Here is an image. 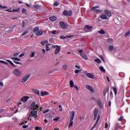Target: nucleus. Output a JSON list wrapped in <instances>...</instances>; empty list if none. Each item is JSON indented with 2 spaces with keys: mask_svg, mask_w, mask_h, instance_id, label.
<instances>
[{
  "mask_svg": "<svg viewBox=\"0 0 130 130\" xmlns=\"http://www.w3.org/2000/svg\"><path fill=\"white\" fill-rule=\"evenodd\" d=\"M70 122L69 123V127H72L73 126V124H74V122L73 120L75 119V111H73L71 113V116L70 117Z\"/></svg>",
  "mask_w": 130,
  "mask_h": 130,
  "instance_id": "nucleus-1",
  "label": "nucleus"
},
{
  "mask_svg": "<svg viewBox=\"0 0 130 130\" xmlns=\"http://www.w3.org/2000/svg\"><path fill=\"white\" fill-rule=\"evenodd\" d=\"M99 6H95L93 7L92 8H91L90 10L92 11H94V13H95L96 14H99V13H102V10H99V9H99Z\"/></svg>",
  "mask_w": 130,
  "mask_h": 130,
  "instance_id": "nucleus-2",
  "label": "nucleus"
},
{
  "mask_svg": "<svg viewBox=\"0 0 130 130\" xmlns=\"http://www.w3.org/2000/svg\"><path fill=\"white\" fill-rule=\"evenodd\" d=\"M39 108V106L36 105V103L35 102H33L30 106V109L31 110H38Z\"/></svg>",
  "mask_w": 130,
  "mask_h": 130,
  "instance_id": "nucleus-3",
  "label": "nucleus"
},
{
  "mask_svg": "<svg viewBox=\"0 0 130 130\" xmlns=\"http://www.w3.org/2000/svg\"><path fill=\"white\" fill-rule=\"evenodd\" d=\"M13 74L15 75L17 77H21V75H22V72L19 69H15L13 72Z\"/></svg>",
  "mask_w": 130,
  "mask_h": 130,
  "instance_id": "nucleus-4",
  "label": "nucleus"
},
{
  "mask_svg": "<svg viewBox=\"0 0 130 130\" xmlns=\"http://www.w3.org/2000/svg\"><path fill=\"white\" fill-rule=\"evenodd\" d=\"M63 16H67L68 17H71V16L73 15V12H72V10H70V11L64 10L63 12Z\"/></svg>",
  "mask_w": 130,
  "mask_h": 130,
  "instance_id": "nucleus-5",
  "label": "nucleus"
},
{
  "mask_svg": "<svg viewBox=\"0 0 130 130\" xmlns=\"http://www.w3.org/2000/svg\"><path fill=\"white\" fill-rule=\"evenodd\" d=\"M53 48H55L54 54H57L60 51V46L57 45L53 46Z\"/></svg>",
  "mask_w": 130,
  "mask_h": 130,
  "instance_id": "nucleus-6",
  "label": "nucleus"
},
{
  "mask_svg": "<svg viewBox=\"0 0 130 130\" xmlns=\"http://www.w3.org/2000/svg\"><path fill=\"white\" fill-rule=\"evenodd\" d=\"M93 29V26H89V25H85L84 30L85 32H90V30H92Z\"/></svg>",
  "mask_w": 130,
  "mask_h": 130,
  "instance_id": "nucleus-7",
  "label": "nucleus"
},
{
  "mask_svg": "<svg viewBox=\"0 0 130 130\" xmlns=\"http://www.w3.org/2000/svg\"><path fill=\"white\" fill-rule=\"evenodd\" d=\"M29 77H31V75H30V74H28V75H26L25 76L23 77V78L21 79V82L25 83V82H27V81H28V79H29Z\"/></svg>",
  "mask_w": 130,
  "mask_h": 130,
  "instance_id": "nucleus-8",
  "label": "nucleus"
},
{
  "mask_svg": "<svg viewBox=\"0 0 130 130\" xmlns=\"http://www.w3.org/2000/svg\"><path fill=\"white\" fill-rule=\"evenodd\" d=\"M99 107L101 108V109H103V104H102V101L101 100H95Z\"/></svg>",
  "mask_w": 130,
  "mask_h": 130,
  "instance_id": "nucleus-9",
  "label": "nucleus"
},
{
  "mask_svg": "<svg viewBox=\"0 0 130 130\" xmlns=\"http://www.w3.org/2000/svg\"><path fill=\"white\" fill-rule=\"evenodd\" d=\"M99 112V110L98 109H95L94 110V120H96L97 119V117L100 116L99 114H98Z\"/></svg>",
  "mask_w": 130,
  "mask_h": 130,
  "instance_id": "nucleus-10",
  "label": "nucleus"
},
{
  "mask_svg": "<svg viewBox=\"0 0 130 130\" xmlns=\"http://www.w3.org/2000/svg\"><path fill=\"white\" fill-rule=\"evenodd\" d=\"M60 25L61 28H62V29H67V28H68V25H67V24L64 23L63 21H61L60 22Z\"/></svg>",
  "mask_w": 130,
  "mask_h": 130,
  "instance_id": "nucleus-11",
  "label": "nucleus"
},
{
  "mask_svg": "<svg viewBox=\"0 0 130 130\" xmlns=\"http://www.w3.org/2000/svg\"><path fill=\"white\" fill-rule=\"evenodd\" d=\"M29 99V96H24L21 99V101L22 102H23V103H25V102H27Z\"/></svg>",
  "mask_w": 130,
  "mask_h": 130,
  "instance_id": "nucleus-12",
  "label": "nucleus"
},
{
  "mask_svg": "<svg viewBox=\"0 0 130 130\" xmlns=\"http://www.w3.org/2000/svg\"><path fill=\"white\" fill-rule=\"evenodd\" d=\"M85 88H86V89L89 90V91H90V92H94V89L92 87V86L89 85H85Z\"/></svg>",
  "mask_w": 130,
  "mask_h": 130,
  "instance_id": "nucleus-13",
  "label": "nucleus"
},
{
  "mask_svg": "<svg viewBox=\"0 0 130 130\" xmlns=\"http://www.w3.org/2000/svg\"><path fill=\"white\" fill-rule=\"evenodd\" d=\"M80 55L81 56V57H82L83 59H85V60H88V57L85 53L80 54Z\"/></svg>",
  "mask_w": 130,
  "mask_h": 130,
  "instance_id": "nucleus-14",
  "label": "nucleus"
},
{
  "mask_svg": "<svg viewBox=\"0 0 130 130\" xmlns=\"http://www.w3.org/2000/svg\"><path fill=\"white\" fill-rule=\"evenodd\" d=\"M36 115H37V111H35V110H34V111H32L30 113V115H29V116H36Z\"/></svg>",
  "mask_w": 130,
  "mask_h": 130,
  "instance_id": "nucleus-15",
  "label": "nucleus"
},
{
  "mask_svg": "<svg viewBox=\"0 0 130 130\" xmlns=\"http://www.w3.org/2000/svg\"><path fill=\"white\" fill-rule=\"evenodd\" d=\"M86 77L89 79H94V75L91 73H88L86 74Z\"/></svg>",
  "mask_w": 130,
  "mask_h": 130,
  "instance_id": "nucleus-16",
  "label": "nucleus"
},
{
  "mask_svg": "<svg viewBox=\"0 0 130 130\" xmlns=\"http://www.w3.org/2000/svg\"><path fill=\"white\" fill-rule=\"evenodd\" d=\"M29 23V20L27 19H24L22 21V27H25L27 24Z\"/></svg>",
  "mask_w": 130,
  "mask_h": 130,
  "instance_id": "nucleus-17",
  "label": "nucleus"
},
{
  "mask_svg": "<svg viewBox=\"0 0 130 130\" xmlns=\"http://www.w3.org/2000/svg\"><path fill=\"white\" fill-rule=\"evenodd\" d=\"M49 19V20L51 21L52 22H54V21H56V20H57V18H56V17H55V16L50 17Z\"/></svg>",
  "mask_w": 130,
  "mask_h": 130,
  "instance_id": "nucleus-18",
  "label": "nucleus"
},
{
  "mask_svg": "<svg viewBox=\"0 0 130 130\" xmlns=\"http://www.w3.org/2000/svg\"><path fill=\"white\" fill-rule=\"evenodd\" d=\"M100 18L102 19V20H107L108 19V17H107L106 14H102Z\"/></svg>",
  "mask_w": 130,
  "mask_h": 130,
  "instance_id": "nucleus-19",
  "label": "nucleus"
},
{
  "mask_svg": "<svg viewBox=\"0 0 130 130\" xmlns=\"http://www.w3.org/2000/svg\"><path fill=\"white\" fill-rule=\"evenodd\" d=\"M31 91H32L34 93H35V94H37V95H39L40 94V91H39V90L38 89L32 88Z\"/></svg>",
  "mask_w": 130,
  "mask_h": 130,
  "instance_id": "nucleus-20",
  "label": "nucleus"
},
{
  "mask_svg": "<svg viewBox=\"0 0 130 130\" xmlns=\"http://www.w3.org/2000/svg\"><path fill=\"white\" fill-rule=\"evenodd\" d=\"M6 61L9 62V63H10L14 68H17V66H16L15 64H14V63H13V62H12V61H11V60H10L9 59H7V60H6Z\"/></svg>",
  "mask_w": 130,
  "mask_h": 130,
  "instance_id": "nucleus-21",
  "label": "nucleus"
},
{
  "mask_svg": "<svg viewBox=\"0 0 130 130\" xmlns=\"http://www.w3.org/2000/svg\"><path fill=\"white\" fill-rule=\"evenodd\" d=\"M105 13L106 14V15L108 16V17H111V16L112 15L111 14V12L108 10H105Z\"/></svg>",
  "mask_w": 130,
  "mask_h": 130,
  "instance_id": "nucleus-22",
  "label": "nucleus"
},
{
  "mask_svg": "<svg viewBox=\"0 0 130 130\" xmlns=\"http://www.w3.org/2000/svg\"><path fill=\"white\" fill-rule=\"evenodd\" d=\"M36 34L37 36H41V35H43V31L42 30H39L38 31H37Z\"/></svg>",
  "mask_w": 130,
  "mask_h": 130,
  "instance_id": "nucleus-23",
  "label": "nucleus"
},
{
  "mask_svg": "<svg viewBox=\"0 0 130 130\" xmlns=\"http://www.w3.org/2000/svg\"><path fill=\"white\" fill-rule=\"evenodd\" d=\"M39 30V27L38 26H36V27H35L33 29H32V31L34 32H36V33H37V32H38Z\"/></svg>",
  "mask_w": 130,
  "mask_h": 130,
  "instance_id": "nucleus-24",
  "label": "nucleus"
},
{
  "mask_svg": "<svg viewBox=\"0 0 130 130\" xmlns=\"http://www.w3.org/2000/svg\"><path fill=\"white\" fill-rule=\"evenodd\" d=\"M99 119H100V117L99 115V116L98 117V119H97V120H96L95 123L92 127L91 129H94V128H95V127L96 126V124H97V123H98V121H99Z\"/></svg>",
  "mask_w": 130,
  "mask_h": 130,
  "instance_id": "nucleus-25",
  "label": "nucleus"
},
{
  "mask_svg": "<svg viewBox=\"0 0 130 130\" xmlns=\"http://www.w3.org/2000/svg\"><path fill=\"white\" fill-rule=\"evenodd\" d=\"M46 95H48V92H47V91H41V96H46Z\"/></svg>",
  "mask_w": 130,
  "mask_h": 130,
  "instance_id": "nucleus-26",
  "label": "nucleus"
},
{
  "mask_svg": "<svg viewBox=\"0 0 130 130\" xmlns=\"http://www.w3.org/2000/svg\"><path fill=\"white\" fill-rule=\"evenodd\" d=\"M100 70L101 71V72H102V73H105L106 72V70H105L103 66H101L100 67Z\"/></svg>",
  "mask_w": 130,
  "mask_h": 130,
  "instance_id": "nucleus-27",
  "label": "nucleus"
},
{
  "mask_svg": "<svg viewBox=\"0 0 130 130\" xmlns=\"http://www.w3.org/2000/svg\"><path fill=\"white\" fill-rule=\"evenodd\" d=\"M70 85L71 88H73V87H74L75 83H74V81H73V80L70 81Z\"/></svg>",
  "mask_w": 130,
  "mask_h": 130,
  "instance_id": "nucleus-28",
  "label": "nucleus"
},
{
  "mask_svg": "<svg viewBox=\"0 0 130 130\" xmlns=\"http://www.w3.org/2000/svg\"><path fill=\"white\" fill-rule=\"evenodd\" d=\"M98 33H99V34H101V35H104L106 32L105 31H104L103 29H101L98 31Z\"/></svg>",
  "mask_w": 130,
  "mask_h": 130,
  "instance_id": "nucleus-29",
  "label": "nucleus"
},
{
  "mask_svg": "<svg viewBox=\"0 0 130 130\" xmlns=\"http://www.w3.org/2000/svg\"><path fill=\"white\" fill-rule=\"evenodd\" d=\"M108 91H109V89H104L103 90V94L104 96H106V94H107V92H108Z\"/></svg>",
  "mask_w": 130,
  "mask_h": 130,
  "instance_id": "nucleus-30",
  "label": "nucleus"
},
{
  "mask_svg": "<svg viewBox=\"0 0 130 130\" xmlns=\"http://www.w3.org/2000/svg\"><path fill=\"white\" fill-rule=\"evenodd\" d=\"M46 43H48V41L47 40H45V41H43L42 42H41V44L42 45H43V46H44V45H45V44Z\"/></svg>",
  "mask_w": 130,
  "mask_h": 130,
  "instance_id": "nucleus-31",
  "label": "nucleus"
},
{
  "mask_svg": "<svg viewBox=\"0 0 130 130\" xmlns=\"http://www.w3.org/2000/svg\"><path fill=\"white\" fill-rule=\"evenodd\" d=\"M11 59L13 60H17V61H20L21 60L20 58L17 57H11Z\"/></svg>",
  "mask_w": 130,
  "mask_h": 130,
  "instance_id": "nucleus-32",
  "label": "nucleus"
},
{
  "mask_svg": "<svg viewBox=\"0 0 130 130\" xmlns=\"http://www.w3.org/2000/svg\"><path fill=\"white\" fill-rule=\"evenodd\" d=\"M113 89L115 93V95H116V94H117V89H116V87L115 86L113 87Z\"/></svg>",
  "mask_w": 130,
  "mask_h": 130,
  "instance_id": "nucleus-33",
  "label": "nucleus"
},
{
  "mask_svg": "<svg viewBox=\"0 0 130 130\" xmlns=\"http://www.w3.org/2000/svg\"><path fill=\"white\" fill-rule=\"evenodd\" d=\"M95 62H97L98 63H101L102 61L100 59L97 58L94 60Z\"/></svg>",
  "mask_w": 130,
  "mask_h": 130,
  "instance_id": "nucleus-34",
  "label": "nucleus"
},
{
  "mask_svg": "<svg viewBox=\"0 0 130 130\" xmlns=\"http://www.w3.org/2000/svg\"><path fill=\"white\" fill-rule=\"evenodd\" d=\"M34 8H35V9H37L38 10H39V9H40V6H39V5H36L34 6Z\"/></svg>",
  "mask_w": 130,
  "mask_h": 130,
  "instance_id": "nucleus-35",
  "label": "nucleus"
},
{
  "mask_svg": "<svg viewBox=\"0 0 130 130\" xmlns=\"http://www.w3.org/2000/svg\"><path fill=\"white\" fill-rule=\"evenodd\" d=\"M28 120H29V117H26L24 118V122L23 123H27L28 122Z\"/></svg>",
  "mask_w": 130,
  "mask_h": 130,
  "instance_id": "nucleus-36",
  "label": "nucleus"
},
{
  "mask_svg": "<svg viewBox=\"0 0 130 130\" xmlns=\"http://www.w3.org/2000/svg\"><path fill=\"white\" fill-rule=\"evenodd\" d=\"M119 127V124L118 123H116L115 126V129H117Z\"/></svg>",
  "mask_w": 130,
  "mask_h": 130,
  "instance_id": "nucleus-37",
  "label": "nucleus"
},
{
  "mask_svg": "<svg viewBox=\"0 0 130 130\" xmlns=\"http://www.w3.org/2000/svg\"><path fill=\"white\" fill-rule=\"evenodd\" d=\"M109 50L110 51H112V50H113V46H110L109 47Z\"/></svg>",
  "mask_w": 130,
  "mask_h": 130,
  "instance_id": "nucleus-38",
  "label": "nucleus"
},
{
  "mask_svg": "<svg viewBox=\"0 0 130 130\" xmlns=\"http://www.w3.org/2000/svg\"><path fill=\"white\" fill-rule=\"evenodd\" d=\"M34 56H35V53L32 52L30 55V57H34Z\"/></svg>",
  "mask_w": 130,
  "mask_h": 130,
  "instance_id": "nucleus-39",
  "label": "nucleus"
},
{
  "mask_svg": "<svg viewBox=\"0 0 130 130\" xmlns=\"http://www.w3.org/2000/svg\"><path fill=\"white\" fill-rule=\"evenodd\" d=\"M12 12H20V8H18L17 9H13Z\"/></svg>",
  "mask_w": 130,
  "mask_h": 130,
  "instance_id": "nucleus-40",
  "label": "nucleus"
},
{
  "mask_svg": "<svg viewBox=\"0 0 130 130\" xmlns=\"http://www.w3.org/2000/svg\"><path fill=\"white\" fill-rule=\"evenodd\" d=\"M110 96L111 99H113V92L112 91L110 92Z\"/></svg>",
  "mask_w": 130,
  "mask_h": 130,
  "instance_id": "nucleus-41",
  "label": "nucleus"
},
{
  "mask_svg": "<svg viewBox=\"0 0 130 130\" xmlns=\"http://www.w3.org/2000/svg\"><path fill=\"white\" fill-rule=\"evenodd\" d=\"M54 6H55V7H57V6H59V3H58L57 2H55L54 3Z\"/></svg>",
  "mask_w": 130,
  "mask_h": 130,
  "instance_id": "nucleus-42",
  "label": "nucleus"
},
{
  "mask_svg": "<svg viewBox=\"0 0 130 130\" xmlns=\"http://www.w3.org/2000/svg\"><path fill=\"white\" fill-rule=\"evenodd\" d=\"M118 120H119V121H122V120H123V116H121Z\"/></svg>",
  "mask_w": 130,
  "mask_h": 130,
  "instance_id": "nucleus-43",
  "label": "nucleus"
},
{
  "mask_svg": "<svg viewBox=\"0 0 130 130\" xmlns=\"http://www.w3.org/2000/svg\"><path fill=\"white\" fill-rule=\"evenodd\" d=\"M62 68L63 70H67L68 66L67 64L63 65Z\"/></svg>",
  "mask_w": 130,
  "mask_h": 130,
  "instance_id": "nucleus-44",
  "label": "nucleus"
},
{
  "mask_svg": "<svg viewBox=\"0 0 130 130\" xmlns=\"http://www.w3.org/2000/svg\"><path fill=\"white\" fill-rule=\"evenodd\" d=\"M49 46V44H47L46 45V50L47 51H49V50H50V48L48 47Z\"/></svg>",
  "mask_w": 130,
  "mask_h": 130,
  "instance_id": "nucleus-45",
  "label": "nucleus"
},
{
  "mask_svg": "<svg viewBox=\"0 0 130 130\" xmlns=\"http://www.w3.org/2000/svg\"><path fill=\"white\" fill-rule=\"evenodd\" d=\"M0 9H8V8L6 6H3L0 4Z\"/></svg>",
  "mask_w": 130,
  "mask_h": 130,
  "instance_id": "nucleus-46",
  "label": "nucleus"
},
{
  "mask_svg": "<svg viewBox=\"0 0 130 130\" xmlns=\"http://www.w3.org/2000/svg\"><path fill=\"white\" fill-rule=\"evenodd\" d=\"M108 42H110V43H112L113 42V39L110 38L108 40Z\"/></svg>",
  "mask_w": 130,
  "mask_h": 130,
  "instance_id": "nucleus-47",
  "label": "nucleus"
},
{
  "mask_svg": "<svg viewBox=\"0 0 130 130\" xmlns=\"http://www.w3.org/2000/svg\"><path fill=\"white\" fill-rule=\"evenodd\" d=\"M59 119V117H56L53 119L54 121H57Z\"/></svg>",
  "mask_w": 130,
  "mask_h": 130,
  "instance_id": "nucleus-48",
  "label": "nucleus"
},
{
  "mask_svg": "<svg viewBox=\"0 0 130 130\" xmlns=\"http://www.w3.org/2000/svg\"><path fill=\"white\" fill-rule=\"evenodd\" d=\"M29 33V31H26L22 34V36H25V35H27Z\"/></svg>",
  "mask_w": 130,
  "mask_h": 130,
  "instance_id": "nucleus-49",
  "label": "nucleus"
},
{
  "mask_svg": "<svg viewBox=\"0 0 130 130\" xmlns=\"http://www.w3.org/2000/svg\"><path fill=\"white\" fill-rule=\"evenodd\" d=\"M59 111H62V106L59 105Z\"/></svg>",
  "mask_w": 130,
  "mask_h": 130,
  "instance_id": "nucleus-50",
  "label": "nucleus"
},
{
  "mask_svg": "<svg viewBox=\"0 0 130 130\" xmlns=\"http://www.w3.org/2000/svg\"><path fill=\"white\" fill-rule=\"evenodd\" d=\"M99 57L101 58V59H102V60H103V61H104V62H105V60L104 59L103 57H102V56L100 55Z\"/></svg>",
  "mask_w": 130,
  "mask_h": 130,
  "instance_id": "nucleus-51",
  "label": "nucleus"
},
{
  "mask_svg": "<svg viewBox=\"0 0 130 130\" xmlns=\"http://www.w3.org/2000/svg\"><path fill=\"white\" fill-rule=\"evenodd\" d=\"M129 34H130V31H128L125 34V37H127V36H128Z\"/></svg>",
  "mask_w": 130,
  "mask_h": 130,
  "instance_id": "nucleus-52",
  "label": "nucleus"
},
{
  "mask_svg": "<svg viewBox=\"0 0 130 130\" xmlns=\"http://www.w3.org/2000/svg\"><path fill=\"white\" fill-rule=\"evenodd\" d=\"M13 62L16 63V64H22V63L14 60Z\"/></svg>",
  "mask_w": 130,
  "mask_h": 130,
  "instance_id": "nucleus-53",
  "label": "nucleus"
},
{
  "mask_svg": "<svg viewBox=\"0 0 130 130\" xmlns=\"http://www.w3.org/2000/svg\"><path fill=\"white\" fill-rule=\"evenodd\" d=\"M35 129H36V130H40V129H42L41 128V127L36 126Z\"/></svg>",
  "mask_w": 130,
  "mask_h": 130,
  "instance_id": "nucleus-54",
  "label": "nucleus"
},
{
  "mask_svg": "<svg viewBox=\"0 0 130 130\" xmlns=\"http://www.w3.org/2000/svg\"><path fill=\"white\" fill-rule=\"evenodd\" d=\"M80 72H81V70H75V73L76 74H79V73H80Z\"/></svg>",
  "mask_w": 130,
  "mask_h": 130,
  "instance_id": "nucleus-55",
  "label": "nucleus"
},
{
  "mask_svg": "<svg viewBox=\"0 0 130 130\" xmlns=\"http://www.w3.org/2000/svg\"><path fill=\"white\" fill-rule=\"evenodd\" d=\"M26 12H27V10H26V9H25L24 8L22 9V13H23V14H25Z\"/></svg>",
  "mask_w": 130,
  "mask_h": 130,
  "instance_id": "nucleus-56",
  "label": "nucleus"
},
{
  "mask_svg": "<svg viewBox=\"0 0 130 130\" xmlns=\"http://www.w3.org/2000/svg\"><path fill=\"white\" fill-rule=\"evenodd\" d=\"M42 51L43 52V55H45V53H46V51L45 49H42Z\"/></svg>",
  "mask_w": 130,
  "mask_h": 130,
  "instance_id": "nucleus-57",
  "label": "nucleus"
},
{
  "mask_svg": "<svg viewBox=\"0 0 130 130\" xmlns=\"http://www.w3.org/2000/svg\"><path fill=\"white\" fill-rule=\"evenodd\" d=\"M24 55H25V54L22 53L19 55V57H23V56H24Z\"/></svg>",
  "mask_w": 130,
  "mask_h": 130,
  "instance_id": "nucleus-58",
  "label": "nucleus"
},
{
  "mask_svg": "<svg viewBox=\"0 0 130 130\" xmlns=\"http://www.w3.org/2000/svg\"><path fill=\"white\" fill-rule=\"evenodd\" d=\"M52 34H53V35H55L56 33V30H53L51 32Z\"/></svg>",
  "mask_w": 130,
  "mask_h": 130,
  "instance_id": "nucleus-59",
  "label": "nucleus"
},
{
  "mask_svg": "<svg viewBox=\"0 0 130 130\" xmlns=\"http://www.w3.org/2000/svg\"><path fill=\"white\" fill-rule=\"evenodd\" d=\"M19 53H15L13 54V56H18L19 55Z\"/></svg>",
  "mask_w": 130,
  "mask_h": 130,
  "instance_id": "nucleus-60",
  "label": "nucleus"
},
{
  "mask_svg": "<svg viewBox=\"0 0 130 130\" xmlns=\"http://www.w3.org/2000/svg\"><path fill=\"white\" fill-rule=\"evenodd\" d=\"M6 11L7 12H13V10H12V9H7Z\"/></svg>",
  "mask_w": 130,
  "mask_h": 130,
  "instance_id": "nucleus-61",
  "label": "nucleus"
},
{
  "mask_svg": "<svg viewBox=\"0 0 130 130\" xmlns=\"http://www.w3.org/2000/svg\"><path fill=\"white\" fill-rule=\"evenodd\" d=\"M48 111H49V109H47L46 110H45L44 112H43V113L45 114V113H47V112H48Z\"/></svg>",
  "mask_w": 130,
  "mask_h": 130,
  "instance_id": "nucleus-62",
  "label": "nucleus"
},
{
  "mask_svg": "<svg viewBox=\"0 0 130 130\" xmlns=\"http://www.w3.org/2000/svg\"><path fill=\"white\" fill-rule=\"evenodd\" d=\"M2 62H3L2 63H4L5 64H7V66H8V64H9L8 62H6L5 61H3Z\"/></svg>",
  "mask_w": 130,
  "mask_h": 130,
  "instance_id": "nucleus-63",
  "label": "nucleus"
},
{
  "mask_svg": "<svg viewBox=\"0 0 130 130\" xmlns=\"http://www.w3.org/2000/svg\"><path fill=\"white\" fill-rule=\"evenodd\" d=\"M72 37H74V36H73V35H69L68 36H67V38H72Z\"/></svg>",
  "mask_w": 130,
  "mask_h": 130,
  "instance_id": "nucleus-64",
  "label": "nucleus"
}]
</instances>
